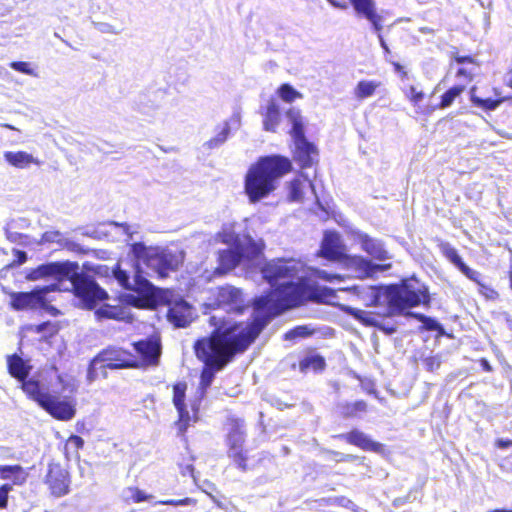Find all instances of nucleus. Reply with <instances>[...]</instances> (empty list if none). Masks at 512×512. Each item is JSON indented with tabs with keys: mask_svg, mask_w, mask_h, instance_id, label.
I'll use <instances>...</instances> for the list:
<instances>
[{
	"mask_svg": "<svg viewBox=\"0 0 512 512\" xmlns=\"http://www.w3.org/2000/svg\"><path fill=\"white\" fill-rule=\"evenodd\" d=\"M302 263L295 258L278 257L266 260L259 267L265 282L273 286L263 295L253 300V307L258 313L253 319L244 322L247 327L268 322L284 312L297 308L308 300L329 303L336 296V291L328 288H316L310 292L309 286L299 278Z\"/></svg>",
	"mask_w": 512,
	"mask_h": 512,
	"instance_id": "obj_1",
	"label": "nucleus"
},
{
	"mask_svg": "<svg viewBox=\"0 0 512 512\" xmlns=\"http://www.w3.org/2000/svg\"><path fill=\"white\" fill-rule=\"evenodd\" d=\"M213 327L208 336L198 338L193 345L198 360L204 364L200 375V385L208 388L214 373L224 369L236 355L242 354L255 342L263 331V324L247 327L243 321L211 316Z\"/></svg>",
	"mask_w": 512,
	"mask_h": 512,
	"instance_id": "obj_2",
	"label": "nucleus"
},
{
	"mask_svg": "<svg viewBox=\"0 0 512 512\" xmlns=\"http://www.w3.org/2000/svg\"><path fill=\"white\" fill-rule=\"evenodd\" d=\"M292 171L289 158L282 155L262 156L247 170L244 177V193L250 203H257L277 188V182Z\"/></svg>",
	"mask_w": 512,
	"mask_h": 512,
	"instance_id": "obj_3",
	"label": "nucleus"
},
{
	"mask_svg": "<svg viewBox=\"0 0 512 512\" xmlns=\"http://www.w3.org/2000/svg\"><path fill=\"white\" fill-rule=\"evenodd\" d=\"M385 290L386 306L392 315L403 314L408 309L430 303L428 288L414 277L386 285Z\"/></svg>",
	"mask_w": 512,
	"mask_h": 512,
	"instance_id": "obj_4",
	"label": "nucleus"
},
{
	"mask_svg": "<svg viewBox=\"0 0 512 512\" xmlns=\"http://www.w3.org/2000/svg\"><path fill=\"white\" fill-rule=\"evenodd\" d=\"M132 253L159 278H166L171 272L177 271L185 260V253L182 250L146 247L143 243H134Z\"/></svg>",
	"mask_w": 512,
	"mask_h": 512,
	"instance_id": "obj_5",
	"label": "nucleus"
},
{
	"mask_svg": "<svg viewBox=\"0 0 512 512\" xmlns=\"http://www.w3.org/2000/svg\"><path fill=\"white\" fill-rule=\"evenodd\" d=\"M27 390L29 391V399L35 401L53 418L60 421H68L75 416L76 409L72 403L60 400L57 396L45 391L43 385L39 386L37 383H30L27 385Z\"/></svg>",
	"mask_w": 512,
	"mask_h": 512,
	"instance_id": "obj_6",
	"label": "nucleus"
},
{
	"mask_svg": "<svg viewBox=\"0 0 512 512\" xmlns=\"http://www.w3.org/2000/svg\"><path fill=\"white\" fill-rule=\"evenodd\" d=\"M437 246L449 262L457 267L469 280L478 285V291L485 299L494 301L499 298V293L492 286L481 281L480 273L469 268L459 256L458 251L450 243L441 240Z\"/></svg>",
	"mask_w": 512,
	"mask_h": 512,
	"instance_id": "obj_7",
	"label": "nucleus"
},
{
	"mask_svg": "<svg viewBox=\"0 0 512 512\" xmlns=\"http://www.w3.org/2000/svg\"><path fill=\"white\" fill-rule=\"evenodd\" d=\"M70 281L74 294L83 301L87 309L92 310L98 302L108 299L107 292L92 277L82 272H74Z\"/></svg>",
	"mask_w": 512,
	"mask_h": 512,
	"instance_id": "obj_8",
	"label": "nucleus"
},
{
	"mask_svg": "<svg viewBox=\"0 0 512 512\" xmlns=\"http://www.w3.org/2000/svg\"><path fill=\"white\" fill-rule=\"evenodd\" d=\"M55 290V286L36 287L30 292H14L10 295V305L17 311L34 310L42 308L52 315H57L59 311L50 306L47 302L46 295L50 291Z\"/></svg>",
	"mask_w": 512,
	"mask_h": 512,
	"instance_id": "obj_9",
	"label": "nucleus"
},
{
	"mask_svg": "<svg viewBox=\"0 0 512 512\" xmlns=\"http://www.w3.org/2000/svg\"><path fill=\"white\" fill-rule=\"evenodd\" d=\"M135 368L156 367L160 363L162 355V341L158 333L132 343Z\"/></svg>",
	"mask_w": 512,
	"mask_h": 512,
	"instance_id": "obj_10",
	"label": "nucleus"
},
{
	"mask_svg": "<svg viewBox=\"0 0 512 512\" xmlns=\"http://www.w3.org/2000/svg\"><path fill=\"white\" fill-rule=\"evenodd\" d=\"M221 241L224 244H234L233 248L218 251L216 273L223 275L235 269L242 262L245 258V248L237 235L224 234Z\"/></svg>",
	"mask_w": 512,
	"mask_h": 512,
	"instance_id": "obj_11",
	"label": "nucleus"
},
{
	"mask_svg": "<svg viewBox=\"0 0 512 512\" xmlns=\"http://www.w3.org/2000/svg\"><path fill=\"white\" fill-rule=\"evenodd\" d=\"M51 496L60 498L70 493L71 475L68 469L59 462H50L44 477Z\"/></svg>",
	"mask_w": 512,
	"mask_h": 512,
	"instance_id": "obj_12",
	"label": "nucleus"
},
{
	"mask_svg": "<svg viewBox=\"0 0 512 512\" xmlns=\"http://www.w3.org/2000/svg\"><path fill=\"white\" fill-rule=\"evenodd\" d=\"M95 361H100L101 368L111 370L134 368L133 353L118 346H108L95 355Z\"/></svg>",
	"mask_w": 512,
	"mask_h": 512,
	"instance_id": "obj_13",
	"label": "nucleus"
},
{
	"mask_svg": "<svg viewBox=\"0 0 512 512\" xmlns=\"http://www.w3.org/2000/svg\"><path fill=\"white\" fill-rule=\"evenodd\" d=\"M344 268L354 273L357 279L374 278L377 273L391 269V263L375 264L371 260L360 255L347 254L341 263Z\"/></svg>",
	"mask_w": 512,
	"mask_h": 512,
	"instance_id": "obj_14",
	"label": "nucleus"
},
{
	"mask_svg": "<svg viewBox=\"0 0 512 512\" xmlns=\"http://www.w3.org/2000/svg\"><path fill=\"white\" fill-rule=\"evenodd\" d=\"M346 255V247L339 233L332 230L325 231L320 249L317 251L316 256L328 261L342 263Z\"/></svg>",
	"mask_w": 512,
	"mask_h": 512,
	"instance_id": "obj_15",
	"label": "nucleus"
},
{
	"mask_svg": "<svg viewBox=\"0 0 512 512\" xmlns=\"http://www.w3.org/2000/svg\"><path fill=\"white\" fill-rule=\"evenodd\" d=\"M357 15L366 18L372 25L374 31L378 34L381 46L388 51V46L382 37L383 16L377 12L373 0H349Z\"/></svg>",
	"mask_w": 512,
	"mask_h": 512,
	"instance_id": "obj_16",
	"label": "nucleus"
},
{
	"mask_svg": "<svg viewBox=\"0 0 512 512\" xmlns=\"http://www.w3.org/2000/svg\"><path fill=\"white\" fill-rule=\"evenodd\" d=\"M187 388L188 385L185 381L176 382L172 386V402L178 413L176 425L181 434H185L190 425V414L185 403Z\"/></svg>",
	"mask_w": 512,
	"mask_h": 512,
	"instance_id": "obj_17",
	"label": "nucleus"
},
{
	"mask_svg": "<svg viewBox=\"0 0 512 512\" xmlns=\"http://www.w3.org/2000/svg\"><path fill=\"white\" fill-rule=\"evenodd\" d=\"M7 367L9 374L21 382V389L29 398V391L27 390V385L30 383H37L39 386H42V383L39 380L28 378L31 366L18 354H12L7 358Z\"/></svg>",
	"mask_w": 512,
	"mask_h": 512,
	"instance_id": "obj_18",
	"label": "nucleus"
},
{
	"mask_svg": "<svg viewBox=\"0 0 512 512\" xmlns=\"http://www.w3.org/2000/svg\"><path fill=\"white\" fill-rule=\"evenodd\" d=\"M335 439L343 440L346 443L356 446L363 451L384 454L385 447L383 444L370 439L364 432L358 429H352L349 432L333 436Z\"/></svg>",
	"mask_w": 512,
	"mask_h": 512,
	"instance_id": "obj_19",
	"label": "nucleus"
},
{
	"mask_svg": "<svg viewBox=\"0 0 512 512\" xmlns=\"http://www.w3.org/2000/svg\"><path fill=\"white\" fill-rule=\"evenodd\" d=\"M115 279L119 282L120 286L126 290H132L138 293L150 292L152 289L151 283L141 275L138 270L135 274L134 284L130 283L129 275L126 271L121 269L120 264H116L113 268Z\"/></svg>",
	"mask_w": 512,
	"mask_h": 512,
	"instance_id": "obj_20",
	"label": "nucleus"
},
{
	"mask_svg": "<svg viewBox=\"0 0 512 512\" xmlns=\"http://www.w3.org/2000/svg\"><path fill=\"white\" fill-rule=\"evenodd\" d=\"M166 316L175 327H186L192 321V307L184 300L175 301L169 306Z\"/></svg>",
	"mask_w": 512,
	"mask_h": 512,
	"instance_id": "obj_21",
	"label": "nucleus"
},
{
	"mask_svg": "<svg viewBox=\"0 0 512 512\" xmlns=\"http://www.w3.org/2000/svg\"><path fill=\"white\" fill-rule=\"evenodd\" d=\"M294 160L300 168L306 169L312 167L317 162L318 150L316 146L308 140L295 142Z\"/></svg>",
	"mask_w": 512,
	"mask_h": 512,
	"instance_id": "obj_22",
	"label": "nucleus"
},
{
	"mask_svg": "<svg viewBox=\"0 0 512 512\" xmlns=\"http://www.w3.org/2000/svg\"><path fill=\"white\" fill-rule=\"evenodd\" d=\"M312 188L313 183L304 174H298L287 183V198L290 202H300L304 198L305 189Z\"/></svg>",
	"mask_w": 512,
	"mask_h": 512,
	"instance_id": "obj_23",
	"label": "nucleus"
},
{
	"mask_svg": "<svg viewBox=\"0 0 512 512\" xmlns=\"http://www.w3.org/2000/svg\"><path fill=\"white\" fill-rule=\"evenodd\" d=\"M229 430L226 437V444L228 448H237L243 446L245 442V425L244 421L239 418L228 419Z\"/></svg>",
	"mask_w": 512,
	"mask_h": 512,
	"instance_id": "obj_24",
	"label": "nucleus"
},
{
	"mask_svg": "<svg viewBox=\"0 0 512 512\" xmlns=\"http://www.w3.org/2000/svg\"><path fill=\"white\" fill-rule=\"evenodd\" d=\"M360 245L361 249L375 260L384 261L390 258L383 244L367 234L360 237Z\"/></svg>",
	"mask_w": 512,
	"mask_h": 512,
	"instance_id": "obj_25",
	"label": "nucleus"
},
{
	"mask_svg": "<svg viewBox=\"0 0 512 512\" xmlns=\"http://www.w3.org/2000/svg\"><path fill=\"white\" fill-rule=\"evenodd\" d=\"M3 156L8 164L18 169H24L33 164L37 166L41 165L40 160L25 151H6Z\"/></svg>",
	"mask_w": 512,
	"mask_h": 512,
	"instance_id": "obj_26",
	"label": "nucleus"
},
{
	"mask_svg": "<svg viewBox=\"0 0 512 512\" xmlns=\"http://www.w3.org/2000/svg\"><path fill=\"white\" fill-rule=\"evenodd\" d=\"M28 472L19 464L0 465V478L3 480H12L13 485L21 486L28 479Z\"/></svg>",
	"mask_w": 512,
	"mask_h": 512,
	"instance_id": "obj_27",
	"label": "nucleus"
},
{
	"mask_svg": "<svg viewBox=\"0 0 512 512\" xmlns=\"http://www.w3.org/2000/svg\"><path fill=\"white\" fill-rule=\"evenodd\" d=\"M217 300L221 305L240 306L243 302L242 291L233 286H222L218 288Z\"/></svg>",
	"mask_w": 512,
	"mask_h": 512,
	"instance_id": "obj_28",
	"label": "nucleus"
},
{
	"mask_svg": "<svg viewBox=\"0 0 512 512\" xmlns=\"http://www.w3.org/2000/svg\"><path fill=\"white\" fill-rule=\"evenodd\" d=\"M263 116V128L269 132H275L277 126L281 120V112L278 104L274 99H271L264 112L261 113Z\"/></svg>",
	"mask_w": 512,
	"mask_h": 512,
	"instance_id": "obj_29",
	"label": "nucleus"
},
{
	"mask_svg": "<svg viewBox=\"0 0 512 512\" xmlns=\"http://www.w3.org/2000/svg\"><path fill=\"white\" fill-rule=\"evenodd\" d=\"M368 405L364 400H357L355 402H343L337 405L338 414L343 419H352L359 417L365 413Z\"/></svg>",
	"mask_w": 512,
	"mask_h": 512,
	"instance_id": "obj_30",
	"label": "nucleus"
},
{
	"mask_svg": "<svg viewBox=\"0 0 512 512\" xmlns=\"http://www.w3.org/2000/svg\"><path fill=\"white\" fill-rule=\"evenodd\" d=\"M286 115L292 124L290 135L293 138V142L295 143L307 140L304 133V125L300 111L294 108H290L287 110Z\"/></svg>",
	"mask_w": 512,
	"mask_h": 512,
	"instance_id": "obj_31",
	"label": "nucleus"
},
{
	"mask_svg": "<svg viewBox=\"0 0 512 512\" xmlns=\"http://www.w3.org/2000/svg\"><path fill=\"white\" fill-rule=\"evenodd\" d=\"M97 320L111 319L121 321L126 318V311L120 305L103 304L94 312Z\"/></svg>",
	"mask_w": 512,
	"mask_h": 512,
	"instance_id": "obj_32",
	"label": "nucleus"
},
{
	"mask_svg": "<svg viewBox=\"0 0 512 512\" xmlns=\"http://www.w3.org/2000/svg\"><path fill=\"white\" fill-rule=\"evenodd\" d=\"M476 86H472L469 91V99L473 106L483 109L484 111H492L505 101V97L500 98H480L476 95Z\"/></svg>",
	"mask_w": 512,
	"mask_h": 512,
	"instance_id": "obj_33",
	"label": "nucleus"
},
{
	"mask_svg": "<svg viewBox=\"0 0 512 512\" xmlns=\"http://www.w3.org/2000/svg\"><path fill=\"white\" fill-rule=\"evenodd\" d=\"M381 85L380 81L360 80L353 90L354 97L359 101L372 97Z\"/></svg>",
	"mask_w": 512,
	"mask_h": 512,
	"instance_id": "obj_34",
	"label": "nucleus"
},
{
	"mask_svg": "<svg viewBox=\"0 0 512 512\" xmlns=\"http://www.w3.org/2000/svg\"><path fill=\"white\" fill-rule=\"evenodd\" d=\"M410 315L422 323V325L420 326V330L436 331L437 338H440V337L446 335V332H445L443 326L436 319L426 316L422 313H411Z\"/></svg>",
	"mask_w": 512,
	"mask_h": 512,
	"instance_id": "obj_35",
	"label": "nucleus"
},
{
	"mask_svg": "<svg viewBox=\"0 0 512 512\" xmlns=\"http://www.w3.org/2000/svg\"><path fill=\"white\" fill-rule=\"evenodd\" d=\"M466 90V86L462 84L453 85L447 89L440 97L437 104L438 109H446L450 107L457 98H459Z\"/></svg>",
	"mask_w": 512,
	"mask_h": 512,
	"instance_id": "obj_36",
	"label": "nucleus"
},
{
	"mask_svg": "<svg viewBox=\"0 0 512 512\" xmlns=\"http://www.w3.org/2000/svg\"><path fill=\"white\" fill-rule=\"evenodd\" d=\"M341 309L348 315L352 316L355 320L359 321L364 326L375 327L378 325L376 318L371 312H367L350 306H342Z\"/></svg>",
	"mask_w": 512,
	"mask_h": 512,
	"instance_id": "obj_37",
	"label": "nucleus"
},
{
	"mask_svg": "<svg viewBox=\"0 0 512 512\" xmlns=\"http://www.w3.org/2000/svg\"><path fill=\"white\" fill-rule=\"evenodd\" d=\"M325 366V359L321 355H309L299 361V369L301 372H307L310 369L322 371Z\"/></svg>",
	"mask_w": 512,
	"mask_h": 512,
	"instance_id": "obj_38",
	"label": "nucleus"
},
{
	"mask_svg": "<svg viewBox=\"0 0 512 512\" xmlns=\"http://www.w3.org/2000/svg\"><path fill=\"white\" fill-rule=\"evenodd\" d=\"M227 455L239 469L242 471L247 470L248 456L247 451L244 449V445L238 446L237 448H228Z\"/></svg>",
	"mask_w": 512,
	"mask_h": 512,
	"instance_id": "obj_39",
	"label": "nucleus"
},
{
	"mask_svg": "<svg viewBox=\"0 0 512 512\" xmlns=\"http://www.w3.org/2000/svg\"><path fill=\"white\" fill-rule=\"evenodd\" d=\"M279 97L286 103H292L296 99L302 98V94L295 90L290 84L280 85L277 91Z\"/></svg>",
	"mask_w": 512,
	"mask_h": 512,
	"instance_id": "obj_40",
	"label": "nucleus"
},
{
	"mask_svg": "<svg viewBox=\"0 0 512 512\" xmlns=\"http://www.w3.org/2000/svg\"><path fill=\"white\" fill-rule=\"evenodd\" d=\"M33 330L37 333L45 332L46 338H52L59 332L58 323L46 321L41 324L36 325Z\"/></svg>",
	"mask_w": 512,
	"mask_h": 512,
	"instance_id": "obj_41",
	"label": "nucleus"
},
{
	"mask_svg": "<svg viewBox=\"0 0 512 512\" xmlns=\"http://www.w3.org/2000/svg\"><path fill=\"white\" fill-rule=\"evenodd\" d=\"M127 491L130 493L129 500L133 503H141L153 498L151 494H147L135 486L128 487Z\"/></svg>",
	"mask_w": 512,
	"mask_h": 512,
	"instance_id": "obj_42",
	"label": "nucleus"
},
{
	"mask_svg": "<svg viewBox=\"0 0 512 512\" xmlns=\"http://www.w3.org/2000/svg\"><path fill=\"white\" fill-rule=\"evenodd\" d=\"M312 275L317 279H321L327 282L343 281L346 278L344 275L337 273H329L321 269H314Z\"/></svg>",
	"mask_w": 512,
	"mask_h": 512,
	"instance_id": "obj_43",
	"label": "nucleus"
},
{
	"mask_svg": "<svg viewBox=\"0 0 512 512\" xmlns=\"http://www.w3.org/2000/svg\"><path fill=\"white\" fill-rule=\"evenodd\" d=\"M370 288L372 290V295L369 305L375 307L380 306L382 304L381 298H386L385 286H371Z\"/></svg>",
	"mask_w": 512,
	"mask_h": 512,
	"instance_id": "obj_44",
	"label": "nucleus"
},
{
	"mask_svg": "<svg viewBox=\"0 0 512 512\" xmlns=\"http://www.w3.org/2000/svg\"><path fill=\"white\" fill-rule=\"evenodd\" d=\"M229 135V127H224L215 137L211 138L207 144L210 148L217 147L224 143Z\"/></svg>",
	"mask_w": 512,
	"mask_h": 512,
	"instance_id": "obj_45",
	"label": "nucleus"
},
{
	"mask_svg": "<svg viewBox=\"0 0 512 512\" xmlns=\"http://www.w3.org/2000/svg\"><path fill=\"white\" fill-rule=\"evenodd\" d=\"M160 505L165 506H186V505H194L196 504V500L193 498L185 497L183 499H167V500H161L157 502Z\"/></svg>",
	"mask_w": 512,
	"mask_h": 512,
	"instance_id": "obj_46",
	"label": "nucleus"
},
{
	"mask_svg": "<svg viewBox=\"0 0 512 512\" xmlns=\"http://www.w3.org/2000/svg\"><path fill=\"white\" fill-rule=\"evenodd\" d=\"M405 94L409 101L414 105H417L424 98V93L422 91H418L413 85L408 87Z\"/></svg>",
	"mask_w": 512,
	"mask_h": 512,
	"instance_id": "obj_47",
	"label": "nucleus"
},
{
	"mask_svg": "<svg viewBox=\"0 0 512 512\" xmlns=\"http://www.w3.org/2000/svg\"><path fill=\"white\" fill-rule=\"evenodd\" d=\"M10 67L20 73L26 74V75H34V70L30 67V64L28 62L24 61H13L10 63Z\"/></svg>",
	"mask_w": 512,
	"mask_h": 512,
	"instance_id": "obj_48",
	"label": "nucleus"
},
{
	"mask_svg": "<svg viewBox=\"0 0 512 512\" xmlns=\"http://www.w3.org/2000/svg\"><path fill=\"white\" fill-rule=\"evenodd\" d=\"M12 485L5 483L0 486V509H7L9 493L12 491Z\"/></svg>",
	"mask_w": 512,
	"mask_h": 512,
	"instance_id": "obj_49",
	"label": "nucleus"
},
{
	"mask_svg": "<svg viewBox=\"0 0 512 512\" xmlns=\"http://www.w3.org/2000/svg\"><path fill=\"white\" fill-rule=\"evenodd\" d=\"M451 59L453 61H455L457 64L468 63V64L478 65L477 61L475 60V58L473 56H471V55H460L458 50H455V51L451 52Z\"/></svg>",
	"mask_w": 512,
	"mask_h": 512,
	"instance_id": "obj_50",
	"label": "nucleus"
},
{
	"mask_svg": "<svg viewBox=\"0 0 512 512\" xmlns=\"http://www.w3.org/2000/svg\"><path fill=\"white\" fill-rule=\"evenodd\" d=\"M97 364H101L100 361H95V356L89 362L87 367L86 379L89 383L94 382L98 378Z\"/></svg>",
	"mask_w": 512,
	"mask_h": 512,
	"instance_id": "obj_51",
	"label": "nucleus"
},
{
	"mask_svg": "<svg viewBox=\"0 0 512 512\" xmlns=\"http://www.w3.org/2000/svg\"><path fill=\"white\" fill-rule=\"evenodd\" d=\"M425 369L434 372L440 368L441 361L437 356H429L423 359Z\"/></svg>",
	"mask_w": 512,
	"mask_h": 512,
	"instance_id": "obj_52",
	"label": "nucleus"
},
{
	"mask_svg": "<svg viewBox=\"0 0 512 512\" xmlns=\"http://www.w3.org/2000/svg\"><path fill=\"white\" fill-rule=\"evenodd\" d=\"M67 445L70 446L74 452H78L84 447V440L78 435H71L67 439Z\"/></svg>",
	"mask_w": 512,
	"mask_h": 512,
	"instance_id": "obj_53",
	"label": "nucleus"
},
{
	"mask_svg": "<svg viewBox=\"0 0 512 512\" xmlns=\"http://www.w3.org/2000/svg\"><path fill=\"white\" fill-rule=\"evenodd\" d=\"M194 457H190L189 461L187 462H180V472L183 476L189 475L194 477V466H193Z\"/></svg>",
	"mask_w": 512,
	"mask_h": 512,
	"instance_id": "obj_54",
	"label": "nucleus"
},
{
	"mask_svg": "<svg viewBox=\"0 0 512 512\" xmlns=\"http://www.w3.org/2000/svg\"><path fill=\"white\" fill-rule=\"evenodd\" d=\"M328 453L330 455H333V456L337 457V461L338 462H353V461H356V460L359 459V457L357 455L344 454V453H340V452H337V451H334V450H331Z\"/></svg>",
	"mask_w": 512,
	"mask_h": 512,
	"instance_id": "obj_55",
	"label": "nucleus"
},
{
	"mask_svg": "<svg viewBox=\"0 0 512 512\" xmlns=\"http://www.w3.org/2000/svg\"><path fill=\"white\" fill-rule=\"evenodd\" d=\"M42 268L45 270L43 272L44 275L64 273V267L59 264H51V265L43 266Z\"/></svg>",
	"mask_w": 512,
	"mask_h": 512,
	"instance_id": "obj_56",
	"label": "nucleus"
},
{
	"mask_svg": "<svg viewBox=\"0 0 512 512\" xmlns=\"http://www.w3.org/2000/svg\"><path fill=\"white\" fill-rule=\"evenodd\" d=\"M456 76L459 78H463L466 80V82L470 83L474 80L475 74L471 70H468L464 67H460L456 72Z\"/></svg>",
	"mask_w": 512,
	"mask_h": 512,
	"instance_id": "obj_57",
	"label": "nucleus"
},
{
	"mask_svg": "<svg viewBox=\"0 0 512 512\" xmlns=\"http://www.w3.org/2000/svg\"><path fill=\"white\" fill-rule=\"evenodd\" d=\"M308 335L307 327L305 326H297L294 329L290 330L286 334V338L295 337V336H306Z\"/></svg>",
	"mask_w": 512,
	"mask_h": 512,
	"instance_id": "obj_58",
	"label": "nucleus"
},
{
	"mask_svg": "<svg viewBox=\"0 0 512 512\" xmlns=\"http://www.w3.org/2000/svg\"><path fill=\"white\" fill-rule=\"evenodd\" d=\"M13 254L15 256V260L14 262L17 264V265H21L23 263H25L27 261V254L25 251H22V250H18V249H15L13 251Z\"/></svg>",
	"mask_w": 512,
	"mask_h": 512,
	"instance_id": "obj_59",
	"label": "nucleus"
},
{
	"mask_svg": "<svg viewBox=\"0 0 512 512\" xmlns=\"http://www.w3.org/2000/svg\"><path fill=\"white\" fill-rule=\"evenodd\" d=\"M512 446V440L511 439H497L495 440V447L499 449H506Z\"/></svg>",
	"mask_w": 512,
	"mask_h": 512,
	"instance_id": "obj_60",
	"label": "nucleus"
},
{
	"mask_svg": "<svg viewBox=\"0 0 512 512\" xmlns=\"http://www.w3.org/2000/svg\"><path fill=\"white\" fill-rule=\"evenodd\" d=\"M393 67L396 72L400 73L402 78H407V72L404 70L403 66L400 63L394 62Z\"/></svg>",
	"mask_w": 512,
	"mask_h": 512,
	"instance_id": "obj_61",
	"label": "nucleus"
},
{
	"mask_svg": "<svg viewBox=\"0 0 512 512\" xmlns=\"http://www.w3.org/2000/svg\"><path fill=\"white\" fill-rule=\"evenodd\" d=\"M340 291H344V292H352V293H359V286H348V287H342L339 289Z\"/></svg>",
	"mask_w": 512,
	"mask_h": 512,
	"instance_id": "obj_62",
	"label": "nucleus"
},
{
	"mask_svg": "<svg viewBox=\"0 0 512 512\" xmlns=\"http://www.w3.org/2000/svg\"><path fill=\"white\" fill-rule=\"evenodd\" d=\"M330 3L337 7V8H340V9H346L347 8V3L346 2H339V1H335V0H329Z\"/></svg>",
	"mask_w": 512,
	"mask_h": 512,
	"instance_id": "obj_63",
	"label": "nucleus"
},
{
	"mask_svg": "<svg viewBox=\"0 0 512 512\" xmlns=\"http://www.w3.org/2000/svg\"><path fill=\"white\" fill-rule=\"evenodd\" d=\"M480 362H481V366H482V368H483L485 371L490 372V371L492 370V368H491V366H490L489 362H488L486 359H484V358H483V359H481V361H480Z\"/></svg>",
	"mask_w": 512,
	"mask_h": 512,
	"instance_id": "obj_64",
	"label": "nucleus"
}]
</instances>
